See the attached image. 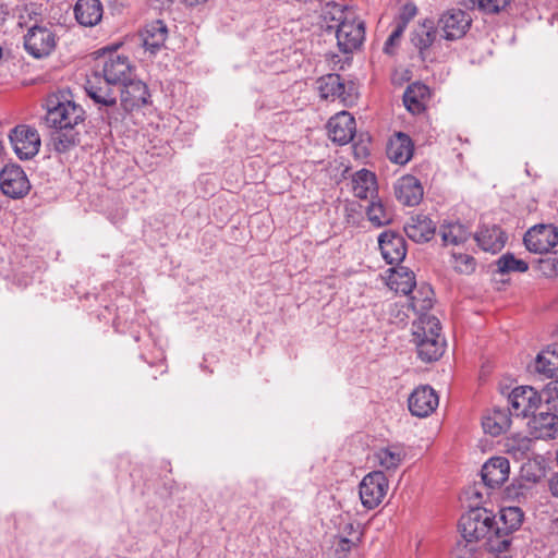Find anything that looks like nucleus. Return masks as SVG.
I'll return each instance as SVG.
<instances>
[{
	"instance_id": "5fc2aeb1",
	"label": "nucleus",
	"mask_w": 558,
	"mask_h": 558,
	"mask_svg": "<svg viewBox=\"0 0 558 558\" xmlns=\"http://www.w3.org/2000/svg\"><path fill=\"white\" fill-rule=\"evenodd\" d=\"M475 240H476L477 242H481V235H480V234H476V235H475Z\"/></svg>"
},
{
	"instance_id": "ea45409f",
	"label": "nucleus",
	"mask_w": 558,
	"mask_h": 558,
	"mask_svg": "<svg viewBox=\"0 0 558 558\" xmlns=\"http://www.w3.org/2000/svg\"><path fill=\"white\" fill-rule=\"evenodd\" d=\"M408 246H378L383 258L387 264H399L407 256Z\"/></svg>"
},
{
	"instance_id": "aec40b11",
	"label": "nucleus",
	"mask_w": 558,
	"mask_h": 558,
	"mask_svg": "<svg viewBox=\"0 0 558 558\" xmlns=\"http://www.w3.org/2000/svg\"><path fill=\"white\" fill-rule=\"evenodd\" d=\"M527 425L536 439H553L558 435V415L553 412L534 413Z\"/></svg>"
},
{
	"instance_id": "37998d69",
	"label": "nucleus",
	"mask_w": 558,
	"mask_h": 558,
	"mask_svg": "<svg viewBox=\"0 0 558 558\" xmlns=\"http://www.w3.org/2000/svg\"><path fill=\"white\" fill-rule=\"evenodd\" d=\"M436 38V32L433 29L423 28L420 33L413 37L412 41L420 51H424L429 48Z\"/></svg>"
},
{
	"instance_id": "6e6d98bb",
	"label": "nucleus",
	"mask_w": 558,
	"mask_h": 558,
	"mask_svg": "<svg viewBox=\"0 0 558 558\" xmlns=\"http://www.w3.org/2000/svg\"><path fill=\"white\" fill-rule=\"evenodd\" d=\"M490 247H492V246H482V248H483L484 251H489V248H490Z\"/></svg>"
},
{
	"instance_id": "bb28decb",
	"label": "nucleus",
	"mask_w": 558,
	"mask_h": 558,
	"mask_svg": "<svg viewBox=\"0 0 558 558\" xmlns=\"http://www.w3.org/2000/svg\"><path fill=\"white\" fill-rule=\"evenodd\" d=\"M387 286L396 293L408 295L416 286L415 275L407 267L390 268Z\"/></svg>"
},
{
	"instance_id": "423d86ee",
	"label": "nucleus",
	"mask_w": 558,
	"mask_h": 558,
	"mask_svg": "<svg viewBox=\"0 0 558 558\" xmlns=\"http://www.w3.org/2000/svg\"><path fill=\"white\" fill-rule=\"evenodd\" d=\"M389 487L388 478L383 471L366 474L359 485V495L364 508L373 510L384 500Z\"/></svg>"
},
{
	"instance_id": "a211bd4d",
	"label": "nucleus",
	"mask_w": 558,
	"mask_h": 558,
	"mask_svg": "<svg viewBox=\"0 0 558 558\" xmlns=\"http://www.w3.org/2000/svg\"><path fill=\"white\" fill-rule=\"evenodd\" d=\"M395 195L404 206H416L423 199L424 190L417 178L407 174L396 182Z\"/></svg>"
},
{
	"instance_id": "1a4fd4ad",
	"label": "nucleus",
	"mask_w": 558,
	"mask_h": 558,
	"mask_svg": "<svg viewBox=\"0 0 558 558\" xmlns=\"http://www.w3.org/2000/svg\"><path fill=\"white\" fill-rule=\"evenodd\" d=\"M317 89L323 99H340L343 106H352L356 100V90L354 85L348 88L339 74H327L318 78Z\"/></svg>"
},
{
	"instance_id": "b1692460",
	"label": "nucleus",
	"mask_w": 558,
	"mask_h": 558,
	"mask_svg": "<svg viewBox=\"0 0 558 558\" xmlns=\"http://www.w3.org/2000/svg\"><path fill=\"white\" fill-rule=\"evenodd\" d=\"M555 246H526L530 252L538 255L533 259L537 269L548 278L558 276V251Z\"/></svg>"
},
{
	"instance_id": "4be33fe9",
	"label": "nucleus",
	"mask_w": 558,
	"mask_h": 558,
	"mask_svg": "<svg viewBox=\"0 0 558 558\" xmlns=\"http://www.w3.org/2000/svg\"><path fill=\"white\" fill-rule=\"evenodd\" d=\"M404 232L411 241L425 243L434 238L436 226L427 216L417 215L405 225Z\"/></svg>"
},
{
	"instance_id": "f03ea898",
	"label": "nucleus",
	"mask_w": 558,
	"mask_h": 558,
	"mask_svg": "<svg viewBox=\"0 0 558 558\" xmlns=\"http://www.w3.org/2000/svg\"><path fill=\"white\" fill-rule=\"evenodd\" d=\"M459 531L462 539L457 543L461 550L460 556L471 555L475 550V544L485 538L487 549L488 538L493 536L494 514L485 508H474L463 514L459 521Z\"/></svg>"
},
{
	"instance_id": "473e14b6",
	"label": "nucleus",
	"mask_w": 558,
	"mask_h": 558,
	"mask_svg": "<svg viewBox=\"0 0 558 558\" xmlns=\"http://www.w3.org/2000/svg\"><path fill=\"white\" fill-rule=\"evenodd\" d=\"M506 452L517 461L530 460L532 439L526 436L515 435L507 439Z\"/></svg>"
},
{
	"instance_id": "4c0bfd02",
	"label": "nucleus",
	"mask_w": 558,
	"mask_h": 558,
	"mask_svg": "<svg viewBox=\"0 0 558 558\" xmlns=\"http://www.w3.org/2000/svg\"><path fill=\"white\" fill-rule=\"evenodd\" d=\"M498 272L508 274L511 271L524 272L529 269V265L523 259H517L510 253L502 255L497 260Z\"/></svg>"
},
{
	"instance_id": "6e6552de",
	"label": "nucleus",
	"mask_w": 558,
	"mask_h": 558,
	"mask_svg": "<svg viewBox=\"0 0 558 558\" xmlns=\"http://www.w3.org/2000/svg\"><path fill=\"white\" fill-rule=\"evenodd\" d=\"M9 138L14 153L21 160L35 157L41 145L38 131L26 124H20L12 129Z\"/></svg>"
},
{
	"instance_id": "49530a36",
	"label": "nucleus",
	"mask_w": 558,
	"mask_h": 558,
	"mask_svg": "<svg viewBox=\"0 0 558 558\" xmlns=\"http://www.w3.org/2000/svg\"><path fill=\"white\" fill-rule=\"evenodd\" d=\"M489 239L493 240L492 244H506L508 235L497 226H494L490 230Z\"/></svg>"
},
{
	"instance_id": "39448f33",
	"label": "nucleus",
	"mask_w": 558,
	"mask_h": 558,
	"mask_svg": "<svg viewBox=\"0 0 558 558\" xmlns=\"http://www.w3.org/2000/svg\"><path fill=\"white\" fill-rule=\"evenodd\" d=\"M45 122L50 128L76 126L85 119V111L74 101L51 95L47 99Z\"/></svg>"
},
{
	"instance_id": "20e7f679",
	"label": "nucleus",
	"mask_w": 558,
	"mask_h": 558,
	"mask_svg": "<svg viewBox=\"0 0 558 558\" xmlns=\"http://www.w3.org/2000/svg\"><path fill=\"white\" fill-rule=\"evenodd\" d=\"M523 519L524 513L519 507L502 508L498 520L494 515L495 531L488 538L487 551L497 557L507 554L512 544V534L521 527Z\"/></svg>"
},
{
	"instance_id": "f3484780",
	"label": "nucleus",
	"mask_w": 558,
	"mask_h": 558,
	"mask_svg": "<svg viewBox=\"0 0 558 558\" xmlns=\"http://www.w3.org/2000/svg\"><path fill=\"white\" fill-rule=\"evenodd\" d=\"M510 464L505 457H493L482 468L481 475L484 484L489 488L500 487L508 478Z\"/></svg>"
},
{
	"instance_id": "7ed1b4c3",
	"label": "nucleus",
	"mask_w": 558,
	"mask_h": 558,
	"mask_svg": "<svg viewBox=\"0 0 558 558\" xmlns=\"http://www.w3.org/2000/svg\"><path fill=\"white\" fill-rule=\"evenodd\" d=\"M440 330V322L436 316H423L413 322L412 341L422 362L432 363L442 356L446 341L441 337Z\"/></svg>"
},
{
	"instance_id": "de8ad7c7",
	"label": "nucleus",
	"mask_w": 558,
	"mask_h": 558,
	"mask_svg": "<svg viewBox=\"0 0 558 558\" xmlns=\"http://www.w3.org/2000/svg\"><path fill=\"white\" fill-rule=\"evenodd\" d=\"M525 486L521 483L514 484L512 483L510 486L506 488V495L509 498H519L524 495Z\"/></svg>"
},
{
	"instance_id": "3c124183",
	"label": "nucleus",
	"mask_w": 558,
	"mask_h": 558,
	"mask_svg": "<svg viewBox=\"0 0 558 558\" xmlns=\"http://www.w3.org/2000/svg\"><path fill=\"white\" fill-rule=\"evenodd\" d=\"M551 495L558 498V473L554 474L548 482Z\"/></svg>"
},
{
	"instance_id": "2eb2a0df",
	"label": "nucleus",
	"mask_w": 558,
	"mask_h": 558,
	"mask_svg": "<svg viewBox=\"0 0 558 558\" xmlns=\"http://www.w3.org/2000/svg\"><path fill=\"white\" fill-rule=\"evenodd\" d=\"M438 396L435 390L428 386H420L413 390L408 398V408L412 415L426 417L430 415L438 407Z\"/></svg>"
},
{
	"instance_id": "864d4df0",
	"label": "nucleus",
	"mask_w": 558,
	"mask_h": 558,
	"mask_svg": "<svg viewBox=\"0 0 558 558\" xmlns=\"http://www.w3.org/2000/svg\"><path fill=\"white\" fill-rule=\"evenodd\" d=\"M38 13L36 12L35 8L32 7V10L29 11L28 15L31 19H33V15H37Z\"/></svg>"
},
{
	"instance_id": "dca6fc26",
	"label": "nucleus",
	"mask_w": 558,
	"mask_h": 558,
	"mask_svg": "<svg viewBox=\"0 0 558 558\" xmlns=\"http://www.w3.org/2000/svg\"><path fill=\"white\" fill-rule=\"evenodd\" d=\"M330 140L339 145L350 143L356 133V123L354 117L341 111L331 117L327 124Z\"/></svg>"
},
{
	"instance_id": "9b49d317",
	"label": "nucleus",
	"mask_w": 558,
	"mask_h": 558,
	"mask_svg": "<svg viewBox=\"0 0 558 558\" xmlns=\"http://www.w3.org/2000/svg\"><path fill=\"white\" fill-rule=\"evenodd\" d=\"M0 190L13 199L22 198L29 192L31 183L19 165H7L0 172Z\"/></svg>"
},
{
	"instance_id": "a19ab883",
	"label": "nucleus",
	"mask_w": 558,
	"mask_h": 558,
	"mask_svg": "<svg viewBox=\"0 0 558 558\" xmlns=\"http://www.w3.org/2000/svg\"><path fill=\"white\" fill-rule=\"evenodd\" d=\"M453 268L461 274H471L475 269V259L469 254L452 253Z\"/></svg>"
},
{
	"instance_id": "09e8293b",
	"label": "nucleus",
	"mask_w": 558,
	"mask_h": 558,
	"mask_svg": "<svg viewBox=\"0 0 558 558\" xmlns=\"http://www.w3.org/2000/svg\"><path fill=\"white\" fill-rule=\"evenodd\" d=\"M353 546H354V543L351 539H349L347 537H340L339 542L337 544L336 554H338V555L344 554L345 555L347 553H349L352 549Z\"/></svg>"
},
{
	"instance_id": "58836bf2",
	"label": "nucleus",
	"mask_w": 558,
	"mask_h": 558,
	"mask_svg": "<svg viewBox=\"0 0 558 558\" xmlns=\"http://www.w3.org/2000/svg\"><path fill=\"white\" fill-rule=\"evenodd\" d=\"M511 0H471L472 8H477L486 14H497L505 10Z\"/></svg>"
},
{
	"instance_id": "c85d7f7f",
	"label": "nucleus",
	"mask_w": 558,
	"mask_h": 558,
	"mask_svg": "<svg viewBox=\"0 0 558 558\" xmlns=\"http://www.w3.org/2000/svg\"><path fill=\"white\" fill-rule=\"evenodd\" d=\"M523 244H558V228L550 223L535 225L525 232Z\"/></svg>"
},
{
	"instance_id": "f257e3e1",
	"label": "nucleus",
	"mask_w": 558,
	"mask_h": 558,
	"mask_svg": "<svg viewBox=\"0 0 558 558\" xmlns=\"http://www.w3.org/2000/svg\"><path fill=\"white\" fill-rule=\"evenodd\" d=\"M134 76V68L129 58L110 52L104 58L101 73H94L85 85L87 95L98 105L106 107L102 118L109 125L120 121L121 114L116 112L117 90L125 81Z\"/></svg>"
},
{
	"instance_id": "4d7b16f0",
	"label": "nucleus",
	"mask_w": 558,
	"mask_h": 558,
	"mask_svg": "<svg viewBox=\"0 0 558 558\" xmlns=\"http://www.w3.org/2000/svg\"><path fill=\"white\" fill-rule=\"evenodd\" d=\"M172 0H163V2H171Z\"/></svg>"
},
{
	"instance_id": "cd10ccee",
	"label": "nucleus",
	"mask_w": 558,
	"mask_h": 558,
	"mask_svg": "<svg viewBox=\"0 0 558 558\" xmlns=\"http://www.w3.org/2000/svg\"><path fill=\"white\" fill-rule=\"evenodd\" d=\"M511 412L508 409L495 408L483 417L482 426L486 434L499 436L505 433L511 424Z\"/></svg>"
},
{
	"instance_id": "2f4dec72",
	"label": "nucleus",
	"mask_w": 558,
	"mask_h": 558,
	"mask_svg": "<svg viewBox=\"0 0 558 558\" xmlns=\"http://www.w3.org/2000/svg\"><path fill=\"white\" fill-rule=\"evenodd\" d=\"M410 305L412 310L418 315L417 318L423 316H432L428 311L434 305V291L429 284H422L410 298Z\"/></svg>"
},
{
	"instance_id": "79ce46f5",
	"label": "nucleus",
	"mask_w": 558,
	"mask_h": 558,
	"mask_svg": "<svg viewBox=\"0 0 558 558\" xmlns=\"http://www.w3.org/2000/svg\"><path fill=\"white\" fill-rule=\"evenodd\" d=\"M542 401H545L551 410L558 411V380H551L541 391Z\"/></svg>"
},
{
	"instance_id": "412c9836",
	"label": "nucleus",
	"mask_w": 558,
	"mask_h": 558,
	"mask_svg": "<svg viewBox=\"0 0 558 558\" xmlns=\"http://www.w3.org/2000/svg\"><path fill=\"white\" fill-rule=\"evenodd\" d=\"M414 151V144L409 135L402 132L396 133L388 143L387 157L397 165L408 163Z\"/></svg>"
},
{
	"instance_id": "4468645a",
	"label": "nucleus",
	"mask_w": 558,
	"mask_h": 558,
	"mask_svg": "<svg viewBox=\"0 0 558 558\" xmlns=\"http://www.w3.org/2000/svg\"><path fill=\"white\" fill-rule=\"evenodd\" d=\"M470 15L462 10H450L444 13L438 22L442 37L447 40L462 38L471 26Z\"/></svg>"
},
{
	"instance_id": "0eeeda50",
	"label": "nucleus",
	"mask_w": 558,
	"mask_h": 558,
	"mask_svg": "<svg viewBox=\"0 0 558 558\" xmlns=\"http://www.w3.org/2000/svg\"><path fill=\"white\" fill-rule=\"evenodd\" d=\"M328 28L336 29L338 47L344 53L357 49L364 40V23L356 20L355 13H349L340 24H328Z\"/></svg>"
},
{
	"instance_id": "603ef678",
	"label": "nucleus",
	"mask_w": 558,
	"mask_h": 558,
	"mask_svg": "<svg viewBox=\"0 0 558 558\" xmlns=\"http://www.w3.org/2000/svg\"><path fill=\"white\" fill-rule=\"evenodd\" d=\"M8 15V9L4 4L0 3V22H3Z\"/></svg>"
},
{
	"instance_id": "393cba45",
	"label": "nucleus",
	"mask_w": 558,
	"mask_h": 558,
	"mask_svg": "<svg viewBox=\"0 0 558 558\" xmlns=\"http://www.w3.org/2000/svg\"><path fill=\"white\" fill-rule=\"evenodd\" d=\"M352 192L354 196L361 199H374L377 195L376 175L367 170L362 169L354 173L351 180Z\"/></svg>"
},
{
	"instance_id": "f704fd0d",
	"label": "nucleus",
	"mask_w": 558,
	"mask_h": 558,
	"mask_svg": "<svg viewBox=\"0 0 558 558\" xmlns=\"http://www.w3.org/2000/svg\"><path fill=\"white\" fill-rule=\"evenodd\" d=\"M378 464L386 471L396 470L402 462L403 453L401 450L388 447L381 448L375 453Z\"/></svg>"
},
{
	"instance_id": "5701e85b",
	"label": "nucleus",
	"mask_w": 558,
	"mask_h": 558,
	"mask_svg": "<svg viewBox=\"0 0 558 558\" xmlns=\"http://www.w3.org/2000/svg\"><path fill=\"white\" fill-rule=\"evenodd\" d=\"M102 4L99 0H77L74 15L78 24L85 27L97 25L102 19Z\"/></svg>"
},
{
	"instance_id": "7c9ffc66",
	"label": "nucleus",
	"mask_w": 558,
	"mask_h": 558,
	"mask_svg": "<svg viewBox=\"0 0 558 558\" xmlns=\"http://www.w3.org/2000/svg\"><path fill=\"white\" fill-rule=\"evenodd\" d=\"M76 126L54 128L51 134L52 145L56 151L65 153L80 143V133Z\"/></svg>"
},
{
	"instance_id": "c9c22d12",
	"label": "nucleus",
	"mask_w": 558,
	"mask_h": 558,
	"mask_svg": "<svg viewBox=\"0 0 558 558\" xmlns=\"http://www.w3.org/2000/svg\"><path fill=\"white\" fill-rule=\"evenodd\" d=\"M366 214L369 221L377 227L387 225L392 220L391 211L385 207L380 199L371 201Z\"/></svg>"
},
{
	"instance_id": "c756f323",
	"label": "nucleus",
	"mask_w": 558,
	"mask_h": 558,
	"mask_svg": "<svg viewBox=\"0 0 558 558\" xmlns=\"http://www.w3.org/2000/svg\"><path fill=\"white\" fill-rule=\"evenodd\" d=\"M535 371L548 378H558V345L548 347L537 354Z\"/></svg>"
},
{
	"instance_id": "ddd939ff",
	"label": "nucleus",
	"mask_w": 558,
	"mask_h": 558,
	"mask_svg": "<svg viewBox=\"0 0 558 558\" xmlns=\"http://www.w3.org/2000/svg\"><path fill=\"white\" fill-rule=\"evenodd\" d=\"M120 93V102L125 112H131L147 104L149 92L145 83L132 76L116 88Z\"/></svg>"
},
{
	"instance_id": "c03bdc74",
	"label": "nucleus",
	"mask_w": 558,
	"mask_h": 558,
	"mask_svg": "<svg viewBox=\"0 0 558 558\" xmlns=\"http://www.w3.org/2000/svg\"><path fill=\"white\" fill-rule=\"evenodd\" d=\"M405 29L404 23H398L396 28L392 31V33L389 35L385 43L384 51L386 53H392L391 48L396 45V43L400 39L403 32Z\"/></svg>"
},
{
	"instance_id": "8fccbe9b",
	"label": "nucleus",
	"mask_w": 558,
	"mask_h": 558,
	"mask_svg": "<svg viewBox=\"0 0 558 558\" xmlns=\"http://www.w3.org/2000/svg\"><path fill=\"white\" fill-rule=\"evenodd\" d=\"M397 236L398 234L395 231H384L378 235L377 244H391Z\"/></svg>"
},
{
	"instance_id": "e433bc0d",
	"label": "nucleus",
	"mask_w": 558,
	"mask_h": 558,
	"mask_svg": "<svg viewBox=\"0 0 558 558\" xmlns=\"http://www.w3.org/2000/svg\"><path fill=\"white\" fill-rule=\"evenodd\" d=\"M349 13L354 12L347 7L335 2H328L323 9L322 15L326 23L333 22L335 24H340L342 21L349 19Z\"/></svg>"
},
{
	"instance_id": "6ab92c4d",
	"label": "nucleus",
	"mask_w": 558,
	"mask_h": 558,
	"mask_svg": "<svg viewBox=\"0 0 558 558\" xmlns=\"http://www.w3.org/2000/svg\"><path fill=\"white\" fill-rule=\"evenodd\" d=\"M140 38L145 51L156 54L168 38V27L161 20L147 23L140 32Z\"/></svg>"
},
{
	"instance_id": "a18cd8bd",
	"label": "nucleus",
	"mask_w": 558,
	"mask_h": 558,
	"mask_svg": "<svg viewBox=\"0 0 558 558\" xmlns=\"http://www.w3.org/2000/svg\"><path fill=\"white\" fill-rule=\"evenodd\" d=\"M416 7L413 3H407L402 7L400 15H399V22L398 23H404V26L407 27V24L410 20H412L416 15Z\"/></svg>"
},
{
	"instance_id": "9d476101",
	"label": "nucleus",
	"mask_w": 558,
	"mask_h": 558,
	"mask_svg": "<svg viewBox=\"0 0 558 558\" xmlns=\"http://www.w3.org/2000/svg\"><path fill=\"white\" fill-rule=\"evenodd\" d=\"M24 47L34 58L47 57L56 47V35L48 27L34 24L24 36Z\"/></svg>"
},
{
	"instance_id": "72a5a7b5",
	"label": "nucleus",
	"mask_w": 558,
	"mask_h": 558,
	"mask_svg": "<svg viewBox=\"0 0 558 558\" xmlns=\"http://www.w3.org/2000/svg\"><path fill=\"white\" fill-rule=\"evenodd\" d=\"M441 239L445 244H463L471 235L465 226L460 222H451L440 227Z\"/></svg>"
},
{
	"instance_id": "a878e982",
	"label": "nucleus",
	"mask_w": 558,
	"mask_h": 558,
	"mask_svg": "<svg viewBox=\"0 0 558 558\" xmlns=\"http://www.w3.org/2000/svg\"><path fill=\"white\" fill-rule=\"evenodd\" d=\"M429 98V88L423 83H413L409 85L403 94V104L413 114H418L425 110L426 101Z\"/></svg>"
},
{
	"instance_id": "13d9d810",
	"label": "nucleus",
	"mask_w": 558,
	"mask_h": 558,
	"mask_svg": "<svg viewBox=\"0 0 558 558\" xmlns=\"http://www.w3.org/2000/svg\"><path fill=\"white\" fill-rule=\"evenodd\" d=\"M557 461H558V449H557Z\"/></svg>"
},
{
	"instance_id": "f8f14e48",
	"label": "nucleus",
	"mask_w": 558,
	"mask_h": 558,
	"mask_svg": "<svg viewBox=\"0 0 558 558\" xmlns=\"http://www.w3.org/2000/svg\"><path fill=\"white\" fill-rule=\"evenodd\" d=\"M508 402L512 415L527 417L534 414L541 404L542 395L531 386H520L511 391Z\"/></svg>"
}]
</instances>
